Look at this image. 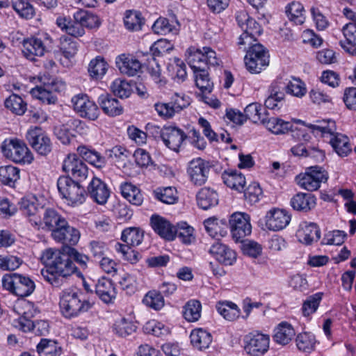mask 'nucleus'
<instances>
[{"mask_svg": "<svg viewBox=\"0 0 356 356\" xmlns=\"http://www.w3.org/2000/svg\"><path fill=\"white\" fill-rule=\"evenodd\" d=\"M143 303L154 310H159L164 306V298L160 292L153 290L149 291L143 300Z\"/></svg>", "mask_w": 356, "mask_h": 356, "instance_id": "59", "label": "nucleus"}, {"mask_svg": "<svg viewBox=\"0 0 356 356\" xmlns=\"http://www.w3.org/2000/svg\"><path fill=\"white\" fill-rule=\"evenodd\" d=\"M13 309L21 317L25 318H33L38 312L34 304L26 300L17 301Z\"/></svg>", "mask_w": 356, "mask_h": 356, "instance_id": "56", "label": "nucleus"}, {"mask_svg": "<svg viewBox=\"0 0 356 356\" xmlns=\"http://www.w3.org/2000/svg\"><path fill=\"white\" fill-rule=\"evenodd\" d=\"M161 138L164 145L170 149L178 152L180 147L187 138L184 131L177 127L169 126L164 127L161 131Z\"/></svg>", "mask_w": 356, "mask_h": 356, "instance_id": "16", "label": "nucleus"}, {"mask_svg": "<svg viewBox=\"0 0 356 356\" xmlns=\"http://www.w3.org/2000/svg\"><path fill=\"white\" fill-rule=\"evenodd\" d=\"M225 184L238 192L243 191L245 185V178L241 172L236 170H225L222 174Z\"/></svg>", "mask_w": 356, "mask_h": 356, "instance_id": "30", "label": "nucleus"}, {"mask_svg": "<svg viewBox=\"0 0 356 356\" xmlns=\"http://www.w3.org/2000/svg\"><path fill=\"white\" fill-rule=\"evenodd\" d=\"M229 224L233 239L243 242V239L252 232L250 216L243 212H235L229 218Z\"/></svg>", "mask_w": 356, "mask_h": 356, "instance_id": "9", "label": "nucleus"}, {"mask_svg": "<svg viewBox=\"0 0 356 356\" xmlns=\"http://www.w3.org/2000/svg\"><path fill=\"white\" fill-rule=\"evenodd\" d=\"M197 202L200 207L207 210L218 204V195L209 188H202L197 194Z\"/></svg>", "mask_w": 356, "mask_h": 356, "instance_id": "35", "label": "nucleus"}, {"mask_svg": "<svg viewBox=\"0 0 356 356\" xmlns=\"http://www.w3.org/2000/svg\"><path fill=\"white\" fill-rule=\"evenodd\" d=\"M143 330L146 334H152L157 337L167 335L169 333L168 327L156 320L147 321L143 326Z\"/></svg>", "mask_w": 356, "mask_h": 356, "instance_id": "58", "label": "nucleus"}, {"mask_svg": "<svg viewBox=\"0 0 356 356\" xmlns=\"http://www.w3.org/2000/svg\"><path fill=\"white\" fill-rule=\"evenodd\" d=\"M196 86L203 92L209 93L213 90V84L205 68L193 71Z\"/></svg>", "mask_w": 356, "mask_h": 356, "instance_id": "41", "label": "nucleus"}, {"mask_svg": "<svg viewBox=\"0 0 356 356\" xmlns=\"http://www.w3.org/2000/svg\"><path fill=\"white\" fill-rule=\"evenodd\" d=\"M40 260L46 268L41 270L44 279L54 287L63 285L64 279L72 275L76 266L67 252L59 250L48 248L41 254Z\"/></svg>", "mask_w": 356, "mask_h": 356, "instance_id": "1", "label": "nucleus"}, {"mask_svg": "<svg viewBox=\"0 0 356 356\" xmlns=\"http://www.w3.org/2000/svg\"><path fill=\"white\" fill-rule=\"evenodd\" d=\"M218 312L226 320L233 321L236 320L241 314L240 309L232 302H218L216 304Z\"/></svg>", "mask_w": 356, "mask_h": 356, "instance_id": "38", "label": "nucleus"}, {"mask_svg": "<svg viewBox=\"0 0 356 356\" xmlns=\"http://www.w3.org/2000/svg\"><path fill=\"white\" fill-rule=\"evenodd\" d=\"M202 305L200 301L191 300L184 307L183 316L188 322H195L201 316Z\"/></svg>", "mask_w": 356, "mask_h": 356, "instance_id": "48", "label": "nucleus"}, {"mask_svg": "<svg viewBox=\"0 0 356 356\" xmlns=\"http://www.w3.org/2000/svg\"><path fill=\"white\" fill-rule=\"evenodd\" d=\"M66 219L63 217L57 211L51 208L44 209L43 207L40 216L38 217L36 222L33 226L36 230H44L51 232L56 230L60 225L64 222Z\"/></svg>", "mask_w": 356, "mask_h": 356, "instance_id": "13", "label": "nucleus"}, {"mask_svg": "<svg viewBox=\"0 0 356 356\" xmlns=\"http://www.w3.org/2000/svg\"><path fill=\"white\" fill-rule=\"evenodd\" d=\"M2 284L5 289L19 297L30 296L35 288L32 280L18 273L4 275L2 278Z\"/></svg>", "mask_w": 356, "mask_h": 356, "instance_id": "6", "label": "nucleus"}, {"mask_svg": "<svg viewBox=\"0 0 356 356\" xmlns=\"http://www.w3.org/2000/svg\"><path fill=\"white\" fill-rule=\"evenodd\" d=\"M291 205L293 209L307 212L316 205V198L311 193H298L291 200Z\"/></svg>", "mask_w": 356, "mask_h": 356, "instance_id": "31", "label": "nucleus"}, {"mask_svg": "<svg viewBox=\"0 0 356 356\" xmlns=\"http://www.w3.org/2000/svg\"><path fill=\"white\" fill-rule=\"evenodd\" d=\"M95 293L105 303H110L115 298L116 291L111 280L102 277L95 284Z\"/></svg>", "mask_w": 356, "mask_h": 356, "instance_id": "29", "label": "nucleus"}, {"mask_svg": "<svg viewBox=\"0 0 356 356\" xmlns=\"http://www.w3.org/2000/svg\"><path fill=\"white\" fill-rule=\"evenodd\" d=\"M150 223L154 231L161 237L172 241L176 235L175 227L165 218L159 215H152Z\"/></svg>", "mask_w": 356, "mask_h": 356, "instance_id": "22", "label": "nucleus"}, {"mask_svg": "<svg viewBox=\"0 0 356 356\" xmlns=\"http://www.w3.org/2000/svg\"><path fill=\"white\" fill-rule=\"evenodd\" d=\"M49 87V86H36L31 89V93L34 97L41 100L44 103L48 104H54L56 99L50 92Z\"/></svg>", "mask_w": 356, "mask_h": 356, "instance_id": "64", "label": "nucleus"}, {"mask_svg": "<svg viewBox=\"0 0 356 356\" xmlns=\"http://www.w3.org/2000/svg\"><path fill=\"white\" fill-rule=\"evenodd\" d=\"M113 330L120 337H126L136 332V326L131 321L122 318L115 321Z\"/></svg>", "mask_w": 356, "mask_h": 356, "instance_id": "55", "label": "nucleus"}, {"mask_svg": "<svg viewBox=\"0 0 356 356\" xmlns=\"http://www.w3.org/2000/svg\"><path fill=\"white\" fill-rule=\"evenodd\" d=\"M309 127L314 134L328 140L329 143L339 156H346L351 152L348 138L342 134L335 132L336 126L334 121L329 120L321 125L310 124Z\"/></svg>", "mask_w": 356, "mask_h": 356, "instance_id": "3", "label": "nucleus"}, {"mask_svg": "<svg viewBox=\"0 0 356 356\" xmlns=\"http://www.w3.org/2000/svg\"><path fill=\"white\" fill-rule=\"evenodd\" d=\"M5 106L17 115H22L26 110L23 99L17 95H12L5 101Z\"/></svg>", "mask_w": 356, "mask_h": 356, "instance_id": "62", "label": "nucleus"}, {"mask_svg": "<svg viewBox=\"0 0 356 356\" xmlns=\"http://www.w3.org/2000/svg\"><path fill=\"white\" fill-rule=\"evenodd\" d=\"M113 93L120 98H127L131 93V86L125 80L115 79L111 86Z\"/></svg>", "mask_w": 356, "mask_h": 356, "instance_id": "61", "label": "nucleus"}, {"mask_svg": "<svg viewBox=\"0 0 356 356\" xmlns=\"http://www.w3.org/2000/svg\"><path fill=\"white\" fill-rule=\"evenodd\" d=\"M51 235L56 241L65 245H74L80 238L79 230L70 226L67 220L62 225H60V227H57L56 230H54Z\"/></svg>", "mask_w": 356, "mask_h": 356, "instance_id": "17", "label": "nucleus"}, {"mask_svg": "<svg viewBox=\"0 0 356 356\" xmlns=\"http://www.w3.org/2000/svg\"><path fill=\"white\" fill-rule=\"evenodd\" d=\"M107 70V63L100 56L92 59L89 63L88 72L92 78L97 79L102 78L106 74Z\"/></svg>", "mask_w": 356, "mask_h": 356, "instance_id": "53", "label": "nucleus"}, {"mask_svg": "<svg viewBox=\"0 0 356 356\" xmlns=\"http://www.w3.org/2000/svg\"><path fill=\"white\" fill-rule=\"evenodd\" d=\"M263 124H264L270 131L275 134H285L291 129V122L284 121L283 120L277 118H268L267 117Z\"/></svg>", "mask_w": 356, "mask_h": 356, "instance_id": "43", "label": "nucleus"}, {"mask_svg": "<svg viewBox=\"0 0 356 356\" xmlns=\"http://www.w3.org/2000/svg\"><path fill=\"white\" fill-rule=\"evenodd\" d=\"M116 66L121 73L135 76L140 70V62L131 55L121 54L116 58Z\"/></svg>", "mask_w": 356, "mask_h": 356, "instance_id": "24", "label": "nucleus"}, {"mask_svg": "<svg viewBox=\"0 0 356 356\" xmlns=\"http://www.w3.org/2000/svg\"><path fill=\"white\" fill-rule=\"evenodd\" d=\"M144 18L137 10H127L124 13V24L129 31H139L144 24Z\"/></svg>", "mask_w": 356, "mask_h": 356, "instance_id": "42", "label": "nucleus"}, {"mask_svg": "<svg viewBox=\"0 0 356 356\" xmlns=\"http://www.w3.org/2000/svg\"><path fill=\"white\" fill-rule=\"evenodd\" d=\"M327 179V172L317 165L308 168L305 173L298 175L296 178L298 184L309 191H316Z\"/></svg>", "mask_w": 356, "mask_h": 356, "instance_id": "8", "label": "nucleus"}, {"mask_svg": "<svg viewBox=\"0 0 356 356\" xmlns=\"http://www.w3.org/2000/svg\"><path fill=\"white\" fill-rule=\"evenodd\" d=\"M297 348L302 352L310 353L315 349L316 340L315 336L309 332L300 333L296 339Z\"/></svg>", "mask_w": 356, "mask_h": 356, "instance_id": "44", "label": "nucleus"}, {"mask_svg": "<svg viewBox=\"0 0 356 356\" xmlns=\"http://www.w3.org/2000/svg\"><path fill=\"white\" fill-rule=\"evenodd\" d=\"M56 24L62 30L74 37H80L84 35L85 30L79 22L74 18L70 20L64 17H59L56 19Z\"/></svg>", "mask_w": 356, "mask_h": 356, "instance_id": "34", "label": "nucleus"}, {"mask_svg": "<svg viewBox=\"0 0 356 356\" xmlns=\"http://www.w3.org/2000/svg\"><path fill=\"white\" fill-rule=\"evenodd\" d=\"M296 236L300 242L310 245L316 242L321 237V232L316 224L303 222L300 225Z\"/></svg>", "mask_w": 356, "mask_h": 356, "instance_id": "25", "label": "nucleus"}, {"mask_svg": "<svg viewBox=\"0 0 356 356\" xmlns=\"http://www.w3.org/2000/svg\"><path fill=\"white\" fill-rule=\"evenodd\" d=\"M59 298L60 312L67 319L76 318L88 312L93 305L85 298L81 291L70 289L62 291Z\"/></svg>", "mask_w": 356, "mask_h": 356, "instance_id": "2", "label": "nucleus"}, {"mask_svg": "<svg viewBox=\"0 0 356 356\" xmlns=\"http://www.w3.org/2000/svg\"><path fill=\"white\" fill-rule=\"evenodd\" d=\"M79 154L83 159L95 165L98 168H101L105 165V159L96 151L91 150L86 146H79L77 148Z\"/></svg>", "mask_w": 356, "mask_h": 356, "instance_id": "40", "label": "nucleus"}, {"mask_svg": "<svg viewBox=\"0 0 356 356\" xmlns=\"http://www.w3.org/2000/svg\"><path fill=\"white\" fill-rule=\"evenodd\" d=\"M305 13L303 6L298 1H292L286 7L289 19L297 25H301L305 22Z\"/></svg>", "mask_w": 356, "mask_h": 356, "instance_id": "39", "label": "nucleus"}, {"mask_svg": "<svg viewBox=\"0 0 356 356\" xmlns=\"http://www.w3.org/2000/svg\"><path fill=\"white\" fill-rule=\"evenodd\" d=\"M296 334L292 325L287 322L280 323L275 329L274 341L281 345L288 344Z\"/></svg>", "mask_w": 356, "mask_h": 356, "instance_id": "32", "label": "nucleus"}, {"mask_svg": "<svg viewBox=\"0 0 356 356\" xmlns=\"http://www.w3.org/2000/svg\"><path fill=\"white\" fill-rule=\"evenodd\" d=\"M268 335L257 333L250 337L244 349L247 354L252 356L264 355L269 348Z\"/></svg>", "mask_w": 356, "mask_h": 356, "instance_id": "21", "label": "nucleus"}, {"mask_svg": "<svg viewBox=\"0 0 356 356\" xmlns=\"http://www.w3.org/2000/svg\"><path fill=\"white\" fill-rule=\"evenodd\" d=\"M154 197L168 204H172L178 200L177 192L174 187L159 188L154 191Z\"/></svg>", "mask_w": 356, "mask_h": 356, "instance_id": "51", "label": "nucleus"}, {"mask_svg": "<svg viewBox=\"0 0 356 356\" xmlns=\"http://www.w3.org/2000/svg\"><path fill=\"white\" fill-rule=\"evenodd\" d=\"M122 195L131 204L140 206L143 202L140 190L131 183L124 182L120 186Z\"/></svg>", "mask_w": 356, "mask_h": 356, "instance_id": "33", "label": "nucleus"}, {"mask_svg": "<svg viewBox=\"0 0 356 356\" xmlns=\"http://www.w3.org/2000/svg\"><path fill=\"white\" fill-rule=\"evenodd\" d=\"M143 236L144 233L139 228L129 227L122 231L121 239L127 245L138 246L142 243Z\"/></svg>", "mask_w": 356, "mask_h": 356, "instance_id": "47", "label": "nucleus"}, {"mask_svg": "<svg viewBox=\"0 0 356 356\" xmlns=\"http://www.w3.org/2000/svg\"><path fill=\"white\" fill-rule=\"evenodd\" d=\"M246 69L252 74L260 73L269 65V54L263 45L254 43L244 58Z\"/></svg>", "mask_w": 356, "mask_h": 356, "instance_id": "7", "label": "nucleus"}, {"mask_svg": "<svg viewBox=\"0 0 356 356\" xmlns=\"http://www.w3.org/2000/svg\"><path fill=\"white\" fill-rule=\"evenodd\" d=\"M173 49V44L166 39H160L150 47L151 58L162 56Z\"/></svg>", "mask_w": 356, "mask_h": 356, "instance_id": "60", "label": "nucleus"}, {"mask_svg": "<svg viewBox=\"0 0 356 356\" xmlns=\"http://www.w3.org/2000/svg\"><path fill=\"white\" fill-rule=\"evenodd\" d=\"M51 44L47 34L31 37L23 41L22 52L28 59L34 60L35 56H42Z\"/></svg>", "mask_w": 356, "mask_h": 356, "instance_id": "11", "label": "nucleus"}, {"mask_svg": "<svg viewBox=\"0 0 356 356\" xmlns=\"http://www.w3.org/2000/svg\"><path fill=\"white\" fill-rule=\"evenodd\" d=\"M344 40L340 41L341 47L350 54H356V25L346 24L341 29Z\"/></svg>", "mask_w": 356, "mask_h": 356, "instance_id": "27", "label": "nucleus"}, {"mask_svg": "<svg viewBox=\"0 0 356 356\" xmlns=\"http://www.w3.org/2000/svg\"><path fill=\"white\" fill-rule=\"evenodd\" d=\"M190 338L193 347L200 350L208 348L212 341L211 334L202 328L193 330Z\"/></svg>", "mask_w": 356, "mask_h": 356, "instance_id": "36", "label": "nucleus"}, {"mask_svg": "<svg viewBox=\"0 0 356 356\" xmlns=\"http://www.w3.org/2000/svg\"><path fill=\"white\" fill-rule=\"evenodd\" d=\"M19 179V170L13 165L0 167V181L6 185L10 186Z\"/></svg>", "mask_w": 356, "mask_h": 356, "instance_id": "52", "label": "nucleus"}, {"mask_svg": "<svg viewBox=\"0 0 356 356\" xmlns=\"http://www.w3.org/2000/svg\"><path fill=\"white\" fill-rule=\"evenodd\" d=\"M266 227L270 231L277 232L285 228L291 220V216L284 209H272L267 211Z\"/></svg>", "mask_w": 356, "mask_h": 356, "instance_id": "18", "label": "nucleus"}, {"mask_svg": "<svg viewBox=\"0 0 356 356\" xmlns=\"http://www.w3.org/2000/svg\"><path fill=\"white\" fill-rule=\"evenodd\" d=\"M11 6L17 15L23 19H31L35 15V9L29 0H11Z\"/></svg>", "mask_w": 356, "mask_h": 356, "instance_id": "45", "label": "nucleus"}, {"mask_svg": "<svg viewBox=\"0 0 356 356\" xmlns=\"http://www.w3.org/2000/svg\"><path fill=\"white\" fill-rule=\"evenodd\" d=\"M74 18L81 23L83 29L84 27L94 29L100 25V21L96 15L84 10L76 11L74 14Z\"/></svg>", "mask_w": 356, "mask_h": 356, "instance_id": "46", "label": "nucleus"}, {"mask_svg": "<svg viewBox=\"0 0 356 356\" xmlns=\"http://www.w3.org/2000/svg\"><path fill=\"white\" fill-rule=\"evenodd\" d=\"M88 194L94 202L104 205L110 197V191L100 179L93 177L88 186Z\"/></svg>", "mask_w": 356, "mask_h": 356, "instance_id": "20", "label": "nucleus"}, {"mask_svg": "<svg viewBox=\"0 0 356 356\" xmlns=\"http://www.w3.org/2000/svg\"><path fill=\"white\" fill-rule=\"evenodd\" d=\"M62 169L77 181L85 180L88 175V169L85 163L75 154H69L63 160Z\"/></svg>", "mask_w": 356, "mask_h": 356, "instance_id": "15", "label": "nucleus"}, {"mask_svg": "<svg viewBox=\"0 0 356 356\" xmlns=\"http://www.w3.org/2000/svg\"><path fill=\"white\" fill-rule=\"evenodd\" d=\"M211 165L209 161L201 158L193 159L189 162L187 173L193 184L202 186L207 180Z\"/></svg>", "mask_w": 356, "mask_h": 356, "instance_id": "14", "label": "nucleus"}, {"mask_svg": "<svg viewBox=\"0 0 356 356\" xmlns=\"http://www.w3.org/2000/svg\"><path fill=\"white\" fill-rule=\"evenodd\" d=\"M3 154L18 163H31L33 156L26 143L17 138L6 139L1 145Z\"/></svg>", "mask_w": 356, "mask_h": 356, "instance_id": "5", "label": "nucleus"}, {"mask_svg": "<svg viewBox=\"0 0 356 356\" xmlns=\"http://www.w3.org/2000/svg\"><path fill=\"white\" fill-rule=\"evenodd\" d=\"M244 114L246 120L248 119L254 123L264 124L267 118L266 109L257 102L248 104L244 110Z\"/></svg>", "mask_w": 356, "mask_h": 356, "instance_id": "37", "label": "nucleus"}, {"mask_svg": "<svg viewBox=\"0 0 356 356\" xmlns=\"http://www.w3.org/2000/svg\"><path fill=\"white\" fill-rule=\"evenodd\" d=\"M281 85L284 86V89H286L287 93L298 97L304 96L307 92L305 83L299 79H293L287 84L281 81Z\"/></svg>", "mask_w": 356, "mask_h": 356, "instance_id": "63", "label": "nucleus"}, {"mask_svg": "<svg viewBox=\"0 0 356 356\" xmlns=\"http://www.w3.org/2000/svg\"><path fill=\"white\" fill-rule=\"evenodd\" d=\"M19 210L22 214L26 217L33 227L37 224L36 221L42 211V207H40L38 202V200L32 197H25L21 199L19 202Z\"/></svg>", "mask_w": 356, "mask_h": 356, "instance_id": "19", "label": "nucleus"}, {"mask_svg": "<svg viewBox=\"0 0 356 356\" xmlns=\"http://www.w3.org/2000/svg\"><path fill=\"white\" fill-rule=\"evenodd\" d=\"M58 190L63 198L65 199L67 204L77 206L83 204L86 199V193L79 181L73 180L69 176H61L57 181Z\"/></svg>", "mask_w": 356, "mask_h": 356, "instance_id": "4", "label": "nucleus"}, {"mask_svg": "<svg viewBox=\"0 0 356 356\" xmlns=\"http://www.w3.org/2000/svg\"><path fill=\"white\" fill-rule=\"evenodd\" d=\"M74 111L81 117L90 120H95L99 110L97 104L85 94H79L72 98Z\"/></svg>", "mask_w": 356, "mask_h": 356, "instance_id": "12", "label": "nucleus"}, {"mask_svg": "<svg viewBox=\"0 0 356 356\" xmlns=\"http://www.w3.org/2000/svg\"><path fill=\"white\" fill-rule=\"evenodd\" d=\"M284 98V86L281 85V80H277L269 88V95L265 101V106L269 109L279 108Z\"/></svg>", "mask_w": 356, "mask_h": 356, "instance_id": "28", "label": "nucleus"}, {"mask_svg": "<svg viewBox=\"0 0 356 356\" xmlns=\"http://www.w3.org/2000/svg\"><path fill=\"white\" fill-rule=\"evenodd\" d=\"M176 235L184 244H191L195 241L193 228L186 222H181L175 227Z\"/></svg>", "mask_w": 356, "mask_h": 356, "instance_id": "54", "label": "nucleus"}, {"mask_svg": "<svg viewBox=\"0 0 356 356\" xmlns=\"http://www.w3.org/2000/svg\"><path fill=\"white\" fill-rule=\"evenodd\" d=\"M26 138L32 148L39 154L46 156L52 149V143L49 137L39 127L30 128Z\"/></svg>", "mask_w": 356, "mask_h": 356, "instance_id": "10", "label": "nucleus"}, {"mask_svg": "<svg viewBox=\"0 0 356 356\" xmlns=\"http://www.w3.org/2000/svg\"><path fill=\"white\" fill-rule=\"evenodd\" d=\"M209 253L220 264L225 266L232 265L236 259V252L227 245L221 243H215L209 249Z\"/></svg>", "mask_w": 356, "mask_h": 356, "instance_id": "23", "label": "nucleus"}, {"mask_svg": "<svg viewBox=\"0 0 356 356\" xmlns=\"http://www.w3.org/2000/svg\"><path fill=\"white\" fill-rule=\"evenodd\" d=\"M168 70L172 72L173 78L178 82H183L186 78V65L178 58H175L173 61L168 65Z\"/></svg>", "mask_w": 356, "mask_h": 356, "instance_id": "57", "label": "nucleus"}, {"mask_svg": "<svg viewBox=\"0 0 356 356\" xmlns=\"http://www.w3.org/2000/svg\"><path fill=\"white\" fill-rule=\"evenodd\" d=\"M98 103L104 113L109 116L120 115L123 112V107L120 102L108 93L102 94L98 98Z\"/></svg>", "mask_w": 356, "mask_h": 356, "instance_id": "26", "label": "nucleus"}, {"mask_svg": "<svg viewBox=\"0 0 356 356\" xmlns=\"http://www.w3.org/2000/svg\"><path fill=\"white\" fill-rule=\"evenodd\" d=\"M187 62L193 71L205 68L202 49L190 47L187 50Z\"/></svg>", "mask_w": 356, "mask_h": 356, "instance_id": "49", "label": "nucleus"}, {"mask_svg": "<svg viewBox=\"0 0 356 356\" xmlns=\"http://www.w3.org/2000/svg\"><path fill=\"white\" fill-rule=\"evenodd\" d=\"M38 354L60 355L62 348L58 343L54 340L42 339L36 346Z\"/></svg>", "mask_w": 356, "mask_h": 356, "instance_id": "50", "label": "nucleus"}]
</instances>
